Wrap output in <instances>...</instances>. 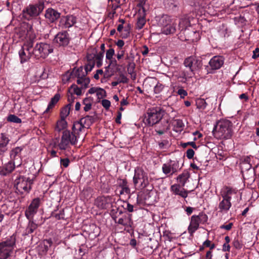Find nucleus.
Segmentation results:
<instances>
[{
    "label": "nucleus",
    "instance_id": "nucleus-1",
    "mask_svg": "<svg viewBox=\"0 0 259 259\" xmlns=\"http://www.w3.org/2000/svg\"><path fill=\"white\" fill-rule=\"evenodd\" d=\"M20 36L22 39H26L19 51L20 62L23 63L33 57L32 50L35 35L31 26H23L20 29Z\"/></svg>",
    "mask_w": 259,
    "mask_h": 259
},
{
    "label": "nucleus",
    "instance_id": "nucleus-2",
    "mask_svg": "<svg viewBox=\"0 0 259 259\" xmlns=\"http://www.w3.org/2000/svg\"><path fill=\"white\" fill-rule=\"evenodd\" d=\"M233 124L228 120H221L218 122L213 134L215 138L218 139H229L233 135Z\"/></svg>",
    "mask_w": 259,
    "mask_h": 259
},
{
    "label": "nucleus",
    "instance_id": "nucleus-3",
    "mask_svg": "<svg viewBox=\"0 0 259 259\" xmlns=\"http://www.w3.org/2000/svg\"><path fill=\"white\" fill-rule=\"evenodd\" d=\"M80 133H75L69 131H64L61 137V141L58 144V147L61 150H66L69 148L70 145H75L78 139L80 137Z\"/></svg>",
    "mask_w": 259,
    "mask_h": 259
},
{
    "label": "nucleus",
    "instance_id": "nucleus-4",
    "mask_svg": "<svg viewBox=\"0 0 259 259\" xmlns=\"http://www.w3.org/2000/svg\"><path fill=\"white\" fill-rule=\"evenodd\" d=\"M165 114V111L161 107H157L148 110L146 121L149 126L159 123Z\"/></svg>",
    "mask_w": 259,
    "mask_h": 259
},
{
    "label": "nucleus",
    "instance_id": "nucleus-5",
    "mask_svg": "<svg viewBox=\"0 0 259 259\" xmlns=\"http://www.w3.org/2000/svg\"><path fill=\"white\" fill-rule=\"evenodd\" d=\"M53 51L52 47L48 44L42 42L37 44L34 48L32 47L33 58L36 59H44Z\"/></svg>",
    "mask_w": 259,
    "mask_h": 259
},
{
    "label": "nucleus",
    "instance_id": "nucleus-6",
    "mask_svg": "<svg viewBox=\"0 0 259 259\" xmlns=\"http://www.w3.org/2000/svg\"><path fill=\"white\" fill-rule=\"evenodd\" d=\"M15 243L16 239L14 236L0 243V259H7L11 255Z\"/></svg>",
    "mask_w": 259,
    "mask_h": 259
},
{
    "label": "nucleus",
    "instance_id": "nucleus-7",
    "mask_svg": "<svg viewBox=\"0 0 259 259\" xmlns=\"http://www.w3.org/2000/svg\"><path fill=\"white\" fill-rule=\"evenodd\" d=\"M44 4L39 2L34 5H29L23 11V17L29 20L38 16L43 11Z\"/></svg>",
    "mask_w": 259,
    "mask_h": 259
},
{
    "label": "nucleus",
    "instance_id": "nucleus-8",
    "mask_svg": "<svg viewBox=\"0 0 259 259\" xmlns=\"http://www.w3.org/2000/svg\"><path fill=\"white\" fill-rule=\"evenodd\" d=\"M133 182L135 186L143 189L149 184L147 174L142 168L137 167L135 170Z\"/></svg>",
    "mask_w": 259,
    "mask_h": 259
},
{
    "label": "nucleus",
    "instance_id": "nucleus-9",
    "mask_svg": "<svg viewBox=\"0 0 259 259\" xmlns=\"http://www.w3.org/2000/svg\"><path fill=\"white\" fill-rule=\"evenodd\" d=\"M207 215L202 213H200L197 215H192L188 228L189 233L192 235L199 228V224L205 223L207 221Z\"/></svg>",
    "mask_w": 259,
    "mask_h": 259
},
{
    "label": "nucleus",
    "instance_id": "nucleus-10",
    "mask_svg": "<svg viewBox=\"0 0 259 259\" xmlns=\"http://www.w3.org/2000/svg\"><path fill=\"white\" fill-rule=\"evenodd\" d=\"M33 180L24 177H20L16 180V189L21 193H28L31 189Z\"/></svg>",
    "mask_w": 259,
    "mask_h": 259
},
{
    "label": "nucleus",
    "instance_id": "nucleus-11",
    "mask_svg": "<svg viewBox=\"0 0 259 259\" xmlns=\"http://www.w3.org/2000/svg\"><path fill=\"white\" fill-rule=\"evenodd\" d=\"M181 167L179 162L177 160H169L168 162L163 164L162 166V172L167 177L172 176L174 174L177 172Z\"/></svg>",
    "mask_w": 259,
    "mask_h": 259
},
{
    "label": "nucleus",
    "instance_id": "nucleus-12",
    "mask_svg": "<svg viewBox=\"0 0 259 259\" xmlns=\"http://www.w3.org/2000/svg\"><path fill=\"white\" fill-rule=\"evenodd\" d=\"M94 122V117L91 116H86L82 118L79 121L75 122L72 127V130L75 133H81L86 126H89Z\"/></svg>",
    "mask_w": 259,
    "mask_h": 259
},
{
    "label": "nucleus",
    "instance_id": "nucleus-13",
    "mask_svg": "<svg viewBox=\"0 0 259 259\" xmlns=\"http://www.w3.org/2000/svg\"><path fill=\"white\" fill-rule=\"evenodd\" d=\"M112 217L116 224L120 225L124 227V230L129 232L132 230L133 221L132 220V214L127 213L124 214L119 219H117L116 217L114 216H112Z\"/></svg>",
    "mask_w": 259,
    "mask_h": 259
},
{
    "label": "nucleus",
    "instance_id": "nucleus-14",
    "mask_svg": "<svg viewBox=\"0 0 259 259\" xmlns=\"http://www.w3.org/2000/svg\"><path fill=\"white\" fill-rule=\"evenodd\" d=\"M76 23V18L73 15L63 16L61 17L58 26L62 29L70 28Z\"/></svg>",
    "mask_w": 259,
    "mask_h": 259
},
{
    "label": "nucleus",
    "instance_id": "nucleus-15",
    "mask_svg": "<svg viewBox=\"0 0 259 259\" xmlns=\"http://www.w3.org/2000/svg\"><path fill=\"white\" fill-rule=\"evenodd\" d=\"M221 195L222 197L227 198L230 200L232 198L236 199L237 201L238 200L239 192L238 190L230 187H224L221 190Z\"/></svg>",
    "mask_w": 259,
    "mask_h": 259
},
{
    "label": "nucleus",
    "instance_id": "nucleus-16",
    "mask_svg": "<svg viewBox=\"0 0 259 259\" xmlns=\"http://www.w3.org/2000/svg\"><path fill=\"white\" fill-rule=\"evenodd\" d=\"M184 65L188 69L195 71L201 67L202 63L200 60L195 57H189L185 60Z\"/></svg>",
    "mask_w": 259,
    "mask_h": 259
},
{
    "label": "nucleus",
    "instance_id": "nucleus-17",
    "mask_svg": "<svg viewBox=\"0 0 259 259\" xmlns=\"http://www.w3.org/2000/svg\"><path fill=\"white\" fill-rule=\"evenodd\" d=\"M76 77L77 79L85 77L87 75V72L83 71V68L82 66L76 69L74 68L71 73H67L64 75L63 80L66 81L69 80L70 76Z\"/></svg>",
    "mask_w": 259,
    "mask_h": 259
},
{
    "label": "nucleus",
    "instance_id": "nucleus-18",
    "mask_svg": "<svg viewBox=\"0 0 259 259\" xmlns=\"http://www.w3.org/2000/svg\"><path fill=\"white\" fill-rule=\"evenodd\" d=\"M61 14L57 10L50 8L45 11V17L50 23L55 22L60 17Z\"/></svg>",
    "mask_w": 259,
    "mask_h": 259
},
{
    "label": "nucleus",
    "instance_id": "nucleus-19",
    "mask_svg": "<svg viewBox=\"0 0 259 259\" xmlns=\"http://www.w3.org/2000/svg\"><path fill=\"white\" fill-rule=\"evenodd\" d=\"M54 42L60 46H64L68 44L69 38L68 34L66 31L58 33L54 38Z\"/></svg>",
    "mask_w": 259,
    "mask_h": 259
},
{
    "label": "nucleus",
    "instance_id": "nucleus-20",
    "mask_svg": "<svg viewBox=\"0 0 259 259\" xmlns=\"http://www.w3.org/2000/svg\"><path fill=\"white\" fill-rule=\"evenodd\" d=\"M10 142L8 136L4 134H0V156H3L8 150V145Z\"/></svg>",
    "mask_w": 259,
    "mask_h": 259
},
{
    "label": "nucleus",
    "instance_id": "nucleus-21",
    "mask_svg": "<svg viewBox=\"0 0 259 259\" xmlns=\"http://www.w3.org/2000/svg\"><path fill=\"white\" fill-rule=\"evenodd\" d=\"M224 64V59L222 56H216L210 59L209 64L212 70L220 68Z\"/></svg>",
    "mask_w": 259,
    "mask_h": 259
},
{
    "label": "nucleus",
    "instance_id": "nucleus-22",
    "mask_svg": "<svg viewBox=\"0 0 259 259\" xmlns=\"http://www.w3.org/2000/svg\"><path fill=\"white\" fill-rule=\"evenodd\" d=\"M15 162L10 161L5 164L3 167H0V175L7 176L11 173L15 168Z\"/></svg>",
    "mask_w": 259,
    "mask_h": 259
},
{
    "label": "nucleus",
    "instance_id": "nucleus-23",
    "mask_svg": "<svg viewBox=\"0 0 259 259\" xmlns=\"http://www.w3.org/2000/svg\"><path fill=\"white\" fill-rule=\"evenodd\" d=\"M171 191L175 195H178L186 198L188 196V192L184 188H182L181 185L178 184H174L170 187Z\"/></svg>",
    "mask_w": 259,
    "mask_h": 259
},
{
    "label": "nucleus",
    "instance_id": "nucleus-24",
    "mask_svg": "<svg viewBox=\"0 0 259 259\" xmlns=\"http://www.w3.org/2000/svg\"><path fill=\"white\" fill-rule=\"evenodd\" d=\"M118 184L119 188L121 189L119 191L120 195H129L131 194L130 189L125 179L120 180Z\"/></svg>",
    "mask_w": 259,
    "mask_h": 259
},
{
    "label": "nucleus",
    "instance_id": "nucleus-25",
    "mask_svg": "<svg viewBox=\"0 0 259 259\" xmlns=\"http://www.w3.org/2000/svg\"><path fill=\"white\" fill-rule=\"evenodd\" d=\"M156 21L159 26H162V28L170 24L172 22L174 21L171 17L167 15H163L160 17H156Z\"/></svg>",
    "mask_w": 259,
    "mask_h": 259
},
{
    "label": "nucleus",
    "instance_id": "nucleus-26",
    "mask_svg": "<svg viewBox=\"0 0 259 259\" xmlns=\"http://www.w3.org/2000/svg\"><path fill=\"white\" fill-rule=\"evenodd\" d=\"M168 130V121L167 120H163L159 124L156 126L155 131L159 135H161L166 133Z\"/></svg>",
    "mask_w": 259,
    "mask_h": 259
},
{
    "label": "nucleus",
    "instance_id": "nucleus-27",
    "mask_svg": "<svg viewBox=\"0 0 259 259\" xmlns=\"http://www.w3.org/2000/svg\"><path fill=\"white\" fill-rule=\"evenodd\" d=\"M222 198L223 200L220 202L218 207L220 211L226 212L231 207L232 204L230 202V200L227 198Z\"/></svg>",
    "mask_w": 259,
    "mask_h": 259
},
{
    "label": "nucleus",
    "instance_id": "nucleus-28",
    "mask_svg": "<svg viewBox=\"0 0 259 259\" xmlns=\"http://www.w3.org/2000/svg\"><path fill=\"white\" fill-rule=\"evenodd\" d=\"M109 198L106 197H100L97 198L95 202V205L100 209L106 208L108 206Z\"/></svg>",
    "mask_w": 259,
    "mask_h": 259
},
{
    "label": "nucleus",
    "instance_id": "nucleus-29",
    "mask_svg": "<svg viewBox=\"0 0 259 259\" xmlns=\"http://www.w3.org/2000/svg\"><path fill=\"white\" fill-rule=\"evenodd\" d=\"M22 149L23 148L21 147H17L12 149L10 154L12 161L15 162V160L20 159Z\"/></svg>",
    "mask_w": 259,
    "mask_h": 259
},
{
    "label": "nucleus",
    "instance_id": "nucleus-30",
    "mask_svg": "<svg viewBox=\"0 0 259 259\" xmlns=\"http://www.w3.org/2000/svg\"><path fill=\"white\" fill-rule=\"evenodd\" d=\"M28 220L29 222L24 233L25 235L32 233L38 227L37 224L34 223L33 219Z\"/></svg>",
    "mask_w": 259,
    "mask_h": 259
},
{
    "label": "nucleus",
    "instance_id": "nucleus-31",
    "mask_svg": "<svg viewBox=\"0 0 259 259\" xmlns=\"http://www.w3.org/2000/svg\"><path fill=\"white\" fill-rule=\"evenodd\" d=\"M194 74V71L192 70H186L180 72L178 78H182L181 80L185 82L188 78H191Z\"/></svg>",
    "mask_w": 259,
    "mask_h": 259
},
{
    "label": "nucleus",
    "instance_id": "nucleus-32",
    "mask_svg": "<svg viewBox=\"0 0 259 259\" xmlns=\"http://www.w3.org/2000/svg\"><path fill=\"white\" fill-rule=\"evenodd\" d=\"M176 30V24L175 23V22L173 21L170 24L162 27L161 29V32L162 33L167 35L175 33Z\"/></svg>",
    "mask_w": 259,
    "mask_h": 259
},
{
    "label": "nucleus",
    "instance_id": "nucleus-33",
    "mask_svg": "<svg viewBox=\"0 0 259 259\" xmlns=\"http://www.w3.org/2000/svg\"><path fill=\"white\" fill-rule=\"evenodd\" d=\"M174 130L176 132H181L183 130L184 124L181 119H175L172 122Z\"/></svg>",
    "mask_w": 259,
    "mask_h": 259
},
{
    "label": "nucleus",
    "instance_id": "nucleus-34",
    "mask_svg": "<svg viewBox=\"0 0 259 259\" xmlns=\"http://www.w3.org/2000/svg\"><path fill=\"white\" fill-rule=\"evenodd\" d=\"M189 177V174L187 172H184L180 175L177 177V180L178 182L180 183L181 186L184 187L186 183L187 182V181Z\"/></svg>",
    "mask_w": 259,
    "mask_h": 259
},
{
    "label": "nucleus",
    "instance_id": "nucleus-35",
    "mask_svg": "<svg viewBox=\"0 0 259 259\" xmlns=\"http://www.w3.org/2000/svg\"><path fill=\"white\" fill-rule=\"evenodd\" d=\"M37 212V210L29 205L25 212V217L27 219H33L34 215Z\"/></svg>",
    "mask_w": 259,
    "mask_h": 259
},
{
    "label": "nucleus",
    "instance_id": "nucleus-36",
    "mask_svg": "<svg viewBox=\"0 0 259 259\" xmlns=\"http://www.w3.org/2000/svg\"><path fill=\"white\" fill-rule=\"evenodd\" d=\"M90 80L89 77H83L77 79V83L78 84L81 85V88L85 89L88 87V85L90 83Z\"/></svg>",
    "mask_w": 259,
    "mask_h": 259
},
{
    "label": "nucleus",
    "instance_id": "nucleus-37",
    "mask_svg": "<svg viewBox=\"0 0 259 259\" xmlns=\"http://www.w3.org/2000/svg\"><path fill=\"white\" fill-rule=\"evenodd\" d=\"M128 81V78L123 74H120L119 76L117 78V80L113 81L111 85L113 87H115L120 83H126Z\"/></svg>",
    "mask_w": 259,
    "mask_h": 259
},
{
    "label": "nucleus",
    "instance_id": "nucleus-38",
    "mask_svg": "<svg viewBox=\"0 0 259 259\" xmlns=\"http://www.w3.org/2000/svg\"><path fill=\"white\" fill-rule=\"evenodd\" d=\"M68 93L80 96L82 94L81 88L78 87L76 84H72L68 90Z\"/></svg>",
    "mask_w": 259,
    "mask_h": 259
},
{
    "label": "nucleus",
    "instance_id": "nucleus-39",
    "mask_svg": "<svg viewBox=\"0 0 259 259\" xmlns=\"http://www.w3.org/2000/svg\"><path fill=\"white\" fill-rule=\"evenodd\" d=\"M60 98V95L59 94H56L53 98L51 99V102L48 105V108L45 111V112H47L50 109L52 108L58 102Z\"/></svg>",
    "mask_w": 259,
    "mask_h": 259
},
{
    "label": "nucleus",
    "instance_id": "nucleus-40",
    "mask_svg": "<svg viewBox=\"0 0 259 259\" xmlns=\"http://www.w3.org/2000/svg\"><path fill=\"white\" fill-rule=\"evenodd\" d=\"M93 103V99L91 97H87L83 101V104L84 105V110L88 111L91 109Z\"/></svg>",
    "mask_w": 259,
    "mask_h": 259
},
{
    "label": "nucleus",
    "instance_id": "nucleus-41",
    "mask_svg": "<svg viewBox=\"0 0 259 259\" xmlns=\"http://www.w3.org/2000/svg\"><path fill=\"white\" fill-rule=\"evenodd\" d=\"M196 105L198 109L204 110L206 107L207 103L203 99L200 98L196 100Z\"/></svg>",
    "mask_w": 259,
    "mask_h": 259
},
{
    "label": "nucleus",
    "instance_id": "nucleus-42",
    "mask_svg": "<svg viewBox=\"0 0 259 259\" xmlns=\"http://www.w3.org/2000/svg\"><path fill=\"white\" fill-rule=\"evenodd\" d=\"M71 106L72 105L70 103H69L67 106H66L64 108L62 109L61 112V118H65L69 114Z\"/></svg>",
    "mask_w": 259,
    "mask_h": 259
},
{
    "label": "nucleus",
    "instance_id": "nucleus-43",
    "mask_svg": "<svg viewBox=\"0 0 259 259\" xmlns=\"http://www.w3.org/2000/svg\"><path fill=\"white\" fill-rule=\"evenodd\" d=\"M242 176L245 179L253 180L254 179V171L253 170L242 172Z\"/></svg>",
    "mask_w": 259,
    "mask_h": 259
},
{
    "label": "nucleus",
    "instance_id": "nucleus-44",
    "mask_svg": "<svg viewBox=\"0 0 259 259\" xmlns=\"http://www.w3.org/2000/svg\"><path fill=\"white\" fill-rule=\"evenodd\" d=\"M67 125V122L65 120V118H61V120L58 121L57 123L56 127L58 131H60L64 129Z\"/></svg>",
    "mask_w": 259,
    "mask_h": 259
},
{
    "label": "nucleus",
    "instance_id": "nucleus-45",
    "mask_svg": "<svg viewBox=\"0 0 259 259\" xmlns=\"http://www.w3.org/2000/svg\"><path fill=\"white\" fill-rule=\"evenodd\" d=\"M7 121L16 123H19L21 122V119L14 114L9 115L7 117Z\"/></svg>",
    "mask_w": 259,
    "mask_h": 259
},
{
    "label": "nucleus",
    "instance_id": "nucleus-46",
    "mask_svg": "<svg viewBox=\"0 0 259 259\" xmlns=\"http://www.w3.org/2000/svg\"><path fill=\"white\" fill-rule=\"evenodd\" d=\"M240 166L242 173L252 170L251 169V164L249 163H241Z\"/></svg>",
    "mask_w": 259,
    "mask_h": 259
},
{
    "label": "nucleus",
    "instance_id": "nucleus-47",
    "mask_svg": "<svg viewBox=\"0 0 259 259\" xmlns=\"http://www.w3.org/2000/svg\"><path fill=\"white\" fill-rule=\"evenodd\" d=\"M146 20L144 17H141L138 18L137 23V28L138 29H142L145 24Z\"/></svg>",
    "mask_w": 259,
    "mask_h": 259
},
{
    "label": "nucleus",
    "instance_id": "nucleus-48",
    "mask_svg": "<svg viewBox=\"0 0 259 259\" xmlns=\"http://www.w3.org/2000/svg\"><path fill=\"white\" fill-rule=\"evenodd\" d=\"M40 200L39 198H34L32 200L29 205L37 210L40 205Z\"/></svg>",
    "mask_w": 259,
    "mask_h": 259
},
{
    "label": "nucleus",
    "instance_id": "nucleus-49",
    "mask_svg": "<svg viewBox=\"0 0 259 259\" xmlns=\"http://www.w3.org/2000/svg\"><path fill=\"white\" fill-rule=\"evenodd\" d=\"M94 56L95 59L97 61L98 66H99L101 65V61L104 57V51L97 54L96 55H94Z\"/></svg>",
    "mask_w": 259,
    "mask_h": 259
},
{
    "label": "nucleus",
    "instance_id": "nucleus-50",
    "mask_svg": "<svg viewBox=\"0 0 259 259\" xmlns=\"http://www.w3.org/2000/svg\"><path fill=\"white\" fill-rule=\"evenodd\" d=\"M96 95L99 99H101L106 96V91L101 88H98Z\"/></svg>",
    "mask_w": 259,
    "mask_h": 259
},
{
    "label": "nucleus",
    "instance_id": "nucleus-51",
    "mask_svg": "<svg viewBox=\"0 0 259 259\" xmlns=\"http://www.w3.org/2000/svg\"><path fill=\"white\" fill-rule=\"evenodd\" d=\"M164 85L158 82L154 87V92L155 94H159L163 89Z\"/></svg>",
    "mask_w": 259,
    "mask_h": 259
},
{
    "label": "nucleus",
    "instance_id": "nucleus-52",
    "mask_svg": "<svg viewBox=\"0 0 259 259\" xmlns=\"http://www.w3.org/2000/svg\"><path fill=\"white\" fill-rule=\"evenodd\" d=\"M115 52L113 49L110 48L106 52V58L107 59L111 60L113 55H114Z\"/></svg>",
    "mask_w": 259,
    "mask_h": 259
},
{
    "label": "nucleus",
    "instance_id": "nucleus-53",
    "mask_svg": "<svg viewBox=\"0 0 259 259\" xmlns=\"http://www.w3.org/2000/svg\"><path fill=\"white\" fill-rule=\"evenodd\" d=\"M125 51L123 49H119L117 51L116 57L118 60H121L124 56Z\"/></svg>",
    "mask_w": 259,
    "mask_h": 259
},
{
    "label": "nucleus",
    "instance_id": "nucleus-54",
    "mask_svg": "<svg viewBox=\"0 0 259 259\" xmlns=\"http://www.w3.org/2000/svg\"><path fill=\"white\" fill-rule=\"evenodd\" d=\"M94 67V62H92L89 63L88 64H87L85 66L84 72H87V74L89 72H90L93 69Z\"/></svg>",
    "mask_w": 259,
    "mask_h": 259
},
{
    "label": "nucleus",
    "instance_id": "nucleus-55",
    "mask_svg": "<svg viewBox=\"0 0 259 259\" xmlns=\"http://www.w3.org/2000/svg\"><path fill=\"white\" fill-rule=\"evenodd\" d=\"M102 106L106 109H108L110 107L111 103L110 101L106 99L102 100L101 102Z\"/></svg>",
    "mask_w": 259,
    "mask_h": 259
},
{
    "label": "nucleus",
    "instance_id": "nucleus-56",
    "mask_svg": "<svg viewBox=\"0 0 259 259\" xmlns=\"http://www.w3.org/2000/svg\"><path fill=\"white\" fill-rule=\"evenodd\" d=\"M188 145L191 146L194 149H197V148L195 143L194 142H189L182 144V147L184 148H186Z\"/></svg>",
    "mask_w": 259,
    "mask_h": 259
},
{
    "label": "nucleus",
    "instance_id": "nucleus-57",
    "mask_svg": "<svg viewBox=\"0 0 259 259\" xmlns=\"http://www.w3.org/2000/svg\"><path fill=\"white\" fill-rule=\"evenodd\" d=\"M194 151L192 149H189L187 150L186 156L188 159H192L194 155Z\"/></svg>",
    "mask_w": 259,
    "mask_h": 259
},
{
    "label": "nucleus",
    "instance_id": "nucleus-58",
    "mask_svg": "<svg viewBox=\"0 0 259 259\" xmlns=\"http://www.w3.org/2000/svg\"><path fill=\"white\" fill-rule=\"evenodd\" d=\"M70 161L68 158L61 159L60 163L65 167L68 166Z\"/></svg>",
    "mask_w": 259,
    "mask_h": 259
},
{
    "label": "nucleus",
    "instance_id": "nucleus-59",
    "mask_svg": "<svg viewBox=\"0 0 259 259\" xmlns=\"http://www.w3.org/2000/svg\"><path fill=\"white\" fill-rule=\"evenodd\" d=\"M233 245L236 249H240L242 247V244L240 243L238 239H235L233 240Z\"/></svg>",
    "mask_w": 259,
    "mask_h": 259
},
{
    "label": "nucleus",
    "instance_id": "nucleus-60",
    "mask_svg": "<svg viewBox=\"0 0 259 259\" xmlns=\"http://www.w3.org/2000/svg\"><path fill=\"white\" fill-rule=\"evenodd\" d=\"M177 93L178 95H179L180 96L181 98H184L188 94L186 91H185V90L182 89H179Z\"/></svg>",
    "mask_w": 259,
    "mask_h": 259
},
{
    "label": "nucleus",
    "instance_id": "nucleus-61",
    "mask_svg": "<svg viewBox=\"0 0 259 259\" xmlns=\"http://www.w3.org/2000/svg\"><path fill=\"white\" fill-rule=\"evenodd\" d=\"M233 224L232 223H229L228 225H223L220 226L221 229H224L226 230H230L232 228Z\"/></svg>",
    "mask_w": 259,
    "mask_h": 259
},
{
    "label": "nucleus",
    "instance_id": "nucleus-62",
    "mask_svg": "<svg viewBox=\"0 0 259 259\" xmlns=\"http://www.w3.org/2000/svg\"><path fill=\"white\" fill-rule=\"evenodd\" d=\"M124 208L130 212H132L134 211V206L129 203H126V206Z\"/></svg>",
    "mask_w": 259,
    "mask_h": 259
},
{
    "label": "nucleus",
    "instance_id": "nucleus-63",
    "mask_svg": "<svg viewBox=\"0 0 259 259\" xmlns=\"http://www.w3.org/2000/svg\"><path fill=\"white\" fill-rule=\"evenodd\" d=\"M103 73V71L102 69L97 70L96 71V73L94 75V77L96 79H99V75H101Z\"/></svg>",
    "mask_w": 259,
    "mask_h": 259
},
{
    "label": "nucleus",
    "instance_id": "nucleus-64",
    "mask_svg": "<svg viewBox=\"0 0 259 259\" xmlns=\"http://www.w3.org/2000/svg\"><path fill=\"white\" fill-rule=\"evenodd\" d=\"M212 254L211 250H208L206 252L204 259H212Z\"/></svg>",
    "mask_w": 259,
    "mask_h": 259
}]
</instances>
